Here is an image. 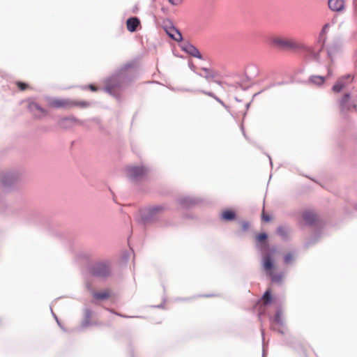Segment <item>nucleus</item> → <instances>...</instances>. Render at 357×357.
<instances>
[{"label": "nucleus", "instance_id": "obj_1", "mask_svg": "<svg viewBox=\"0 0 357 357\" xmlns=\"http://www.w3.org/2000/svg\"><path fill=\"white\" fill-rule=\"evenodd\" d=\"M131 66V63H126L107 77L105 82V91L113 96H116V92L126 86L131 81L127 72Z\"/></svg>", "mask_w": 357, "mask_h": 357}, {"label": "nucleus", "instance_id": "obj_2", "mask_svg": "<svg viewBox=\"0 0 357 357\" xmlns=\"http://www.w3.org/2000/svg\"><path fill=\"white\" fill-rule=\"evenodd\" d=\"M271 44L276 47L284 50H303L307 54V58L309 60H312L318 63H321V58L319 52L311 47L306 46L303 44H298L293 41L285 40L280 38H275L271 40Z\"/></svg>", "mask_w": 357, "mask_h": 357}, {"label": "nucleus", "instance_id": "obj_3", "mask_svg": "<svg viewBox=\"0 0 357 357\" xmlns=\"http://www.w3.org/2000/svg\"><path fill=\"white\" fill-rule=\"evenodd\" d=\"M91 275L98 278H106L111 275L112 271L109 263L107 260L98 261L89 268Z\"/></svg>", "mask_w": 357, "mask_h": 357}, {"label": "nucleus", "instance_id": "obj_4", "mask_svg": "<svg viewBox=\"0 0 357 357\" xmlns=\"http://www.w3.org/2000/svg\"><path fill=\"white\" fill-rule=\"evenodd\" d=\"M340 112L342 114L354 112L356 111L357 105L356 100L351 97L350 93H346L338 101Z\"/></svg>", "mask_w": 357, "mask_h": 357}, {"label": "nucleus", "instance_id": "obj_5", "mask_svg": "<svg viewBox=\"0 0 357 357\" xmlns=\"http://www.w3.org/2000/svg\"><path fill=\"white\" fill-rule=\"evenodd\" d=\"M1 185L6 190L11 189L20 179V174L17 171H10L1 175Z\"/></svg>", "mask_w": 357, "mask_h": 357}, {"label": "nucleus", "instance_id": "obj_6", "mask_svg": "<svg viewBox=\"0 0 357 357\" xmlns=\"http://www.w3.org/2000/svg\"><path fill=\"white\" fill-rule=\"evenodd\" d=\"M162 210H164V206H155L144 210L141 214L139 222L146 225L155 221L158 218L159 212Z\"/></svg>", "mask_w": 357, "mask_h": 357}, {"label": "nucleus", "instance_id": "obj_7", "mask_svg": "<svg viewBox=\"0 0 357 357\" xmlns=\"http://www.w3.org/2000/svg\"><path fill=\"white\" fill-rule=\"evenodd\" d=\"M126 172L131 181L137 182L143 179L147 173V169L144 166H132L127 168Z\"/></svg>", "mask_w": 357, "mask_h": 357}, {"label": "nucleus", "instance_id": "obj_8", "mask_svg": "<svg viewBox=\"0 0 357 357\" xmlns=\"http://www.w3.org/2000/svg\"><path fill=\"white\" fill-rule=\"evenodd\" d=\"M162 28L171 39L176 42H181L183 40L181 32L174 25L171 20H168L164 22Z\"/></svg>", "mask_w": 357, "mask_h": 357}, {"label": "nucleus", "instance_id": "obj_9", "mask_svg": "<svg viewBox=\"0 0 357 357\" xmlns=\"http://www.w3.org/2000/svg\"><path fill=\"white\" fill-rule=\"evenodd\" d=\"M277 249L275 246L271 247V249L266 252L261 253L263 255V268L266 271L271 272L274 268V261L273 259V255L276 252Z\"/></svg>", "mask_w": 357, "mask_h": 357}, {"label": "nucleus", "instance_id": "obj_10", "mask_svg": "<svg viewBox=\"0 0 357 357\" xmlns=\"http://www.w3.org/2000/svg\"><path fill=\"white\" fill-rule=\"evenodd\" d=\"M201 202V199L191 196H185L177 199L178 204L183 208L185 209L191 208L199 204Z\"/></svg>", "mask_w": 357, "mask_h": 357}, {"label": "nucleus", "instance_id": "obj_11", "mask_svg": "<svg viewBox=\"0 0 357 357\" xmlns=\"http://www.w3.org/2000/svg\"><path fill=\"white\" fill-rule=\"evenodd\" d=\"M268 239V234L266 232H262L259 234L257 237V243L256 247L257 249L261 252L264 253L266 252L267 250H269L271 249V247L269 246V244L267 241Z\"/></svg>", "mask_w": 357, "mask_h": 357}, {"label": "nucleus", "instance_id": "obj_12", "mask_svg": "<svg viewBox=\"0 0 357 357\" xmlns=\"http://www.w3.org/2000/svg\"><path fill=\"white\" fill-rule=\"evenodd\" d=\"M180 47L183 51L190 54V56L199 59H203L202 55L199 52V50L189 41H183L180 45Z\"/></svg>", "mask_w": 357, "mask_h": 357}, {"label": "nucleus", "instance_id": "obj_13", "mask_svg": "<svg viewBox=\"0 0 357 357\" xmlns=\"http://www.w3.org/2000/svg\"><path fill=\"white\" fill-rule=\"evenodd\" d=\"M75 123H78L83 126L85 125L84 121H79L74 116L63 117L61 118L59 121V126L64 129L70 128Z\"/></svg>", "mask_w": 357, "mask_h": 357}, {"label": "nucleus", "instance_id": "obj_14", "mask_svg": "<svg viewBox=\"0 0 357 357\" xmlns=\"http://www.w3.org/2000/svg\"><path fill=\"white\" fill-rule=\"evenodd\" d=\"M354 79V76L351 74H347L339 78L337 82L333 86L332 90L335 93H340L349 82H351Z\"/></svg>", "mask_w": 357, "mask_h": 357}, {"label": "nucleus", "instance_id": "obj_15", "mask_svg": "<svg viewBox=\"0 0 357 357\" xmlns=\"http://www.w3.org/2000/svg\"><path fill=\"white\" fill-rule=\"evenodd\" d=\"M273 321L280 326V328L278 329L279 333L284 335V329L286 328V325L282 317V312L280 307L277 308Z\"/></svg>", "mask_w": 357, "mask_h": 357}, {"label": "nucleus", "instance_id": "obj_16", "mask_svg": "<svg viewBox=\"0 0 357 357\" xmlns=\"http://www.w3.org/2000/svg\"><path fill=\"white\" fill-rule=\"evenodd\" d=\"M302 218L305 225L310 227L314 225L317 220L316 214L310 210L304 211L302 213Z\"/></svg>", "mask_w": 357, "mask_h": 357}, {"label": "nucleus", "instance_id": "obj_17", "mask_svg": "<svg viewBox=\"0 0 357 357\" xmlns=\"http://www.w3.org/2000/svg\"><path fill=\"white\" fill-rule=\"evenodd\" d=\"M340 44L338 41H333L327 47V55L331 61H333L335 55L340 51Z\"/></svg>", "mask_w": 357, "mask_h": 357}, {"label": "nucleus", "instance_id": "obj_18", "mask_svg": "<svg viewBox=\"0 0 357 357\" xmlns=\"http://www.w3.org/2000/svg\"><path fill=\"white\" fill-rule=\"evenodd\" d=\"M328 8L335 12H340L344 8V0H328Z\"/></svg>", "mask_w": 357, "mask_h": 357}, {"label": "nucleus", "instance_id": "obj_19", "mask_svg": "<svg viewBox=\"0 0 357 357\" xmlns=\"http://www.w3.org/2000/svg\"><path fill=\"white\" fill-rule=\"evenodd\" d=\"M140 25V20L137 17H130L126 21L127 29L130 32H135Z\"/></svg>", "mask_w": 357, "mask_h": 357}, {"label": "nucleus", "instance_id": "obj_20", "mask_svg": "<svg viewBox=\"0 0 357 357\" xmlns=\"http://www.w3.org/2000/svg\"><path fill=\"white\" fill-rule=\"evenodd\" d=\"M73 101L68 99H54L51 102V105L56 108L73 107Z\"/></svg>", "mask_w": 357, "mask_h": 357}, {"label": "nucleus", "instance_id": "obj_21", "mask_svg": "<svg viewBox=\"0 0 357 357\" xmlns=\"http://www.w3.org/2000/svg\"><path fill=\"white\" fill-rule=\"evenodd\" d=\"M91 315H92L91 310L88 309V308L85 309L84 319L82 321V324L80 326V327L82 328H84L88 327L93 324L92 322L91 321Z\"/></svg>", "mask_w": 357, "mask_h": 357}, {"label": "nucleus", "instance_id": "obj_22", "mask_svg": "<svg viewBox=\"0 0 357 357\" xmlns=\"http://www.w3.org/2000/svg\"><path fill=\"white\" fill-rule=\"evenodd\" d=\"M221 218L225 221H232L236 219V214L232 210H225L221 215Z\"/></svg>", "mask_w": 357, "mask_h": 357}, {"label": "nucleus", "instance_id": "obj_23", "mask_svg": "<svg viewBox=\"0 0 357 357\" xmlns=\"http://www.w3.org/2000/svg\"><path fill=\"white\" fill-rule=\"evenodd\" d=\"M28 107L29 109L33 113H34L36 111H38L42 114L43 116H45L47 114L46 110L44 108H43L40 105L35 102H30L29 104Z\"/></svg>", "mask_w": 357, "mask_h": 357}, {"label": "nucleus", "instance_id": "obj_24", "mask_svg": "<svg viewBox=\"0 0 357 357\" xmlns=\"http://www.w3.org/2000/svg\"><path fill=\"white\" fill-rule=\"evenodd\" d=\"M250 82V77L245 75V79L242 80L241 82H235L234 84H231V86L235 88V89H242L243 91H246L249 87L250 86L249 85H246L245 84V82Z\"/></svg>", "mask_w": 357, "mask_h": 357}, {"label": "nucleus", "instance_id": "obj_25", "mask_svg": "<svg viewBox=\"0 0 357 357\" xmlns=\"http://www.w3.org/2000/svg\"><path fill=\"white\" fill-rule=\"evenodd\" d=\"M328 26H329V24H326L324 25V26L321 29V31L319 33V40H318V42L319 43H321V47L319 48V50L318 51H315L316 52H319L320 54V52L322 50V49L324 47V43H325V38L324 37V35L326 33V29L328 28Z\"/></svg>", "mask_w": 357, "mask_h": 357}, {"label": "nucleus", "instance_id": "obj_26", "mask_svg": "<svg viewBox=\"0 0 357 357\" xmlns=\"http://www.w3.org/2000/svg\"><path fill=\"white\" fill-rule=\"evenodd\" d=\"M326 77L320 75H311L309 77V82L317 86L322 85L325 82Z\"/></svg>", "mask_w": 357, "mask_h": 357}, {"label": "nucleus", "instance_id": "obj_27", "mask_svg": "<svg viewBox=\"0 0 357 357\" xmlns=\"http://www.w3.org/2000/svg\"><path fill=\"white\" fill-rule=\"evenodd\" d=\"M202 70L205 73V75H203L201 73H197V75L201 77H204L206 79L214 78L216 76L215 73L212 69L203 67L202 68Z\"/></svg>", "mask_w": 357, "mask_h": 357}, {"label": "nucleus", "instance_id": "obj_28", "mask_svg": "<svg viewBox=\"0 0 357 357\" xmlns=\"http://www.w3.org/2000/svg\"><path fill=\"white\" fill-rule=\"evenodd\" d=\"M198 91L214 98L217 102H218L220 104H221L223 107H225L226 108L227 107V106L225 104V102L220 98H219L217 96H215L213 92L206 91L205 90H199Z\"/></svg>", "mask_w": 357, "mask_h": 357}, {"label": "nucleus", "instance_id": "obj_29", "mask_svg": "<svg viewBox=\"0 0 357 357\" xmlns=\"http://www.w3.org/2000/svg\"><path fill=\"white\" fill-rule=\"evenodd\" d=\"M277 234L281 236V238L284 240L287 239L288 238V230L284 226H279L277 228Z\"/></svg>", "mask_w": 357, "mask_h": 357}, {"label": "nucleus", "instance_id": "obj_30", "mask_svg": "<svg viewBox=\"0 0 357 357\" xmlns=\"http://www.w3.org/2000/svg\"><path fill=\"white\" fill-rule=\"evenodd\" d=\"M271 280L272 282L280 284L282 281V275L281 273H273L272 271L269 272Z\"/></svg>", "mask_w": 357, "mask_h": 357}, {"label": "nucleus", "instance_id": "obj_31", "mask_svg": "<svg viewBox=\"0 0 357 357\" xmlns=\"http://www.w3.org/2000/svg\"><path fill=\"white\" fill-rule=\"evenodd\" d=\"M273 300L272 295L270 290H266L263 295V301L265 305L271 303Z\"/></svg>", "mask_w": 357, "mask_h": 357}, {"label": "nucleus", "instance_id": "obj_32", "mask_svg": "<svg viewBox=\"0 0 357 357\" xmlns=\"http://www.w3.org/2000/svg\"><path fill=\"white\" fill-rule=\"evenodd\" d=\"M109 293L104 291V292H97L94 293L93 297L97 299L104 300L109 297Z\"/></svg>", "mask_w": 357, "mask_h": 357}, {"label": "nucleus", "instance_id": "obj_33", "mask_svg": "<svg viewBox=\"0 0 357 357\" xmlns=\"http://www.w3.org/2000/svg\"><path fill=\"white\" fill-rule=\"evenodd\" d=\"M90 103L86 101H75L73 102L72 105L73 106H79L81 107H86L89 106Z\"/></svg>", "mask_w": 357, "mask_h": 357}, {"label": "nucleus", "instance_id": "obj_34", "mask_svg": "<svg viewBox=\"0 0 357 357\" xmlns=\"http://www.w3.org/2000/svg\"><path fill=\"white\" fill-rule=\"evenodd\" d=\"M17 86L21 91L25 90L28 87V84L22 82H17Z\"/></svg>", "mask_w": 357, "mask_h": 357}, {"label": "nucleus", "instance_id": "obj_35", "mask_svg": "<svg viewBox=\"0 0 357 357\" xmlns=\"http://www.w3.org/2000/svg\"><path fill=\"white\" fill-rule=\"evenodd\" d=\"M293 259V256L291 253H287L284 257V262L285 264L289 263Z\"/></svg>", "mask_w": 357, "mask_h": 357}, {"label": "nucleus", "instance_id": "obj_36", "mask_svg": "<svg viewBox=\"0 0 357 357\" xmlns=\"http://www.w3.org/2000/svg\"><path fill=\"white\" fill-rule=\"evenodd\" d=\"M51 310V312H52V316L54 317V318L55 319V320L56 321V323L58 324V326L62 329V330H65L63 326H62L61 323L60 322L59 319H58L57 316L54 313L53 310L52 308H50Z\"/></svg>", "mask_w": 357, "mask_h": 357}, {"label": "nucleus", "instance_id": "obj_37", "mask_svg": "<svg viewBox=\"0 0 357 357\" xmlns=\"http://www.w3.org/2000/svg\"><path fill=\"white\" fill-rule=\"evenodd\" d=\"M261 218L263 221L268 222L271 220L272 217L268 214H265L264 213H263Z\"/></svg>", "mask_w": 357, "mask_h": 357}, {"label": "nucleus", "instance_id": "obj_38", "mask_svg": "<svg viewBox=\"0 0 357 357\" xmlns=\"http://www.w3.org/2000/svg\"><path fill=\"white\" fill-rule=\"evenodd\" d=\"M241 225H242V229H243V231H247L249 229L250 224H249L248 222L243 221V222H242Z\"/></svg>", "mask_w": 357, "mask_h": 357}, {"label": "nucleus", "instance_id": "obj_39", "mask_svg": "<svg viewBox=\"0 0 357 357\" xmlns=\"http://www.w3.org/2000/svg\"><path fill=\"white\" fill-rule=\"evenodd\" d=\"M248 70H250V71L255 72L256 74L258 73V69H257V67L255 65H250L248 67Z\"/></svg>", "mask_w": 357, "mask_h": 357}, {"label": "nucleus", "instance_id": "obj_40", "mask_svg": "<svg viewBox=\"0 0 357 357\" xmlns=\"http://www.w3.org/2000/svg\"><path fill=\"white\" fill-rule=\"evenodd\" d=\"M168 1L171 4L175 5V6L180 4L182 1V0H168Z\"/></svg>", "mask_w": 357, "mask_h": 357}, {"label": "nucleus", "instance_id": "obj_41", "mask_svg": "<svg viewBox=\"0 0 357 357\" xmlns=\"http://www.w3.org/2000/svg\"><path fill=\"white\" fill-rule=\"evenodd\" d=\"M274 86H276V83L275 82L271 83V84L267 86L264 89H263L261 91H264L265 90L269 89H271L272 87H274Z\"/></svg>", "mask_w": 357, "mask_h": 357}, {"label": "nucleus", "instance_id": "obj_42", "mask_svg": "<svg viewBox=\"0 0 357 357\" xmlns=\"http://www.w3.org/2000/svg\"><path fill=\"white\" fill-rule=\"evenodd\" d=\"M188 66H189L190 68L195 72V66L193 64V63L192 61L188 62Z\"/></svg>", "mask_w": 357, "mask_h": 357}, {"label": "nucleus", "instance_id": "obj_43", "mask_svg": "<svg viewBox=\"0 0 357 357\" xmlns=\"http://www.w3.org/2000/svg\"><path fill=\"white\" fill-rule=\"evenodd\" d=\"M88 88L90 89L92 91H97V87H96L93 84H89L88 86Z\"/></svg>", "mask_w": 357, "mask_h": 357}, {"label": "nucleus", "instance_id": "obj_44", "mask_svg": "<svg viewBox=\"0 0 357 357\" xmlns=\"http://www.w3.org/2000/svg\"><path fill=\"white\" fill-rule=\"evenodd\" d=\"M153 307H157V308H163V307H164V304H163V303H161V304L158 305H154Z\"/></svg>", "mask_w": 357, "mask_h": 357}, {"label": "nucleus", "instance_id": "obj_45", "mask_svg": "<svg viewBox=\"0 0 357 357\" xmlns=\"http://www.w3.org/2000/svg\"><path fill=\"white\" fill-rule=\"evenodd\" d=\"M261 333L262 336V340L264 341V330L263 328H261Z\"/></svg>", "mask_w": 357, "mask_h": 357}, {"label": "nucleus", "instance_id": "obj_46", "mask_svg": "<svg viewBox=\"0 0 357 357\" xmlns=\"http://www.w3.org/2000/svg\"><path fill=\"white\" fill-rule=\"evenodd\" d=\"M276 83V86H280V85H282L284 84V82H275Z\"/></svg>", "mask_w": 357, "mask_h": 357}, {"label": "nucleus", "instance_id": "obj_47", "mask_svg": "<svg viewBox=\"0 0 357 357\" xmlns=\"http://www.w3.org/2000/svg\"><path fill=\"white\" fill-rule=\"evenodd\" d=\"M93 121H96L98 124L100 123V120L98 118L93 119Z\"/></svg>", "mask_w": 357, "mask_h": 357}, {"label": "nucleus", "instance_id": "obj_48", "mask_svg": "<svg viewBox=\"0 0 357 357\" xmlns=\"http://www.w3.org/2000/svg\"><path fill=\"white\" fill-rule=\"evenodd\" d=\"M332 75V72L330 69L328 70V77H330Z\"/></svg>", "mask_w": 357, "mask_h": 357}, {"label": "nucleus", "instance_id": "obj_49", "mask_svg": "<svg viewBox=\"0 0 357 357\" xmlns=\"http://www.w3.org/2000/svg\"><path fill=\"white\" fill-rule=\"evenodd\" d=\"M250 102H248L245 105V108H246V110H248L250 107Z\"/></svg>", "mask_w": 357, "mask_h": 357}, {"label": "nucleus", "instance_id": "obj_50", "mask_svg": "<svg viewBox=\"0 0 357 357\" xmlns=\"http://www.w3.org/2000/svg\"><path fill=\"white\" fill-rule=\"evenodd\" d=\"M241 130L243 132V135L245 136V131H244V128H243V126H241Z\"/></svg>", "mask_w": 357, "mask_h": 357}, {"label": "nucleus", "instance_id": "obj_51", "mask_svg": "<svg viewBox=\"0 0 357 357\" xmlns=\"http://www.w3.org/2000/svg\"><path fill=\"white\" fill-rule=\"evenodd\" d=\"M117 315L120 316V317H128V316H126V315H123V314H119V313H116Z\"/></svg>", "mask_w": 357, "mask_h": 357}, {"label": "nucleus", "instance_id": "obj_52", "mask_svg": "<svg viewBox=\"0 0 357 357\" xmlns=\"http://www.w3.org/2000/svg\"><path fill=\"white\" fill-rule=\"evenodd\" d=\"M215 82L217 83L219 85H221V84H222V82L219 81V80H216V81H215Z\"/></svg>", "mask_w": 357, "mask_h": 357}, {"label": "nucleus", "instance_id": "obj_53", "mask_svg": "<svg viewBox=\"0 0 357 357\" xmlns=\"http://www.w3.org/2000/svg\"><path fill=\"white\" fill-rule=\"evenodd\" d=\"M236 101L237 102H241L240 99H238L237 97L235 98Z\"/></svg>", "mask_w": 357, "mask_h": 357}, {"label": "nucleus", "instance_id": "obj_54", "mask_svg": "<svg viewBox=\"0 0 357 357\" xmlns=\"http://www.w3.org/2000/svg\"><path fill=\"white\" fill-rule=\"evenodd\" d=\"M311 243V241H309L306 243V246H308Z\"/></svg>", "mask_w": 357, "mask_h": 357}, {"label": "nucleus", "instance_id": "obj_55", "mask_svg": "<svg viewBox=\"0 0 357 357\" xmlns=\"http://www.w3.org/2000/svg\"><path fill=\"white\" fill-rule=\"evenodd\" d=\"M213 295H211V294H207V295H204V296L205 297H210V296H212Z\"/></svg>", "mask_w": 357, "mask_h": 357}, {"label": "nucleus", "instance_id": "obj_56", "mask_svg": "<svg viewBox=\"0 0 357 357\" xmlns=\"http://www.w3.org/2000/svg\"><path fill=\"white\" fill-rule=\"evenodd\" d=\"M265 356V351H264V349L263 350V354H262V357H264Z\"/></svg>", "mask_w": 357, "mask_h": 357}, {"label": "nucleus", "instance_id": "obj_57", "mask_svg": "<svg viewBox=\"0 0 357 357\" xmlns=\"http://www.w3.org/2000/svg\"><path fill=\"white\" fill-rule=\"evenodd\" d=\"M35 116L38 117V118H40V115H37L36 114H34Z\"/></svg>", "mask_w": 357, "mask_h": 357}, {"label": "nucleus", "instance_id": "obj_58", "mask_svg": "<svg viewBox=\"0 0 357 357\" xmlns=\"http://www.w3.org/2000/svg\"><path fill=\"white\" fill-rule=\"evenodd\" d=\"M269 160H270L271 164H272L271 158V157H270V156H269Z\"/></svg>", "mask_w": 357, "mask_h": 357}]
</instances>
